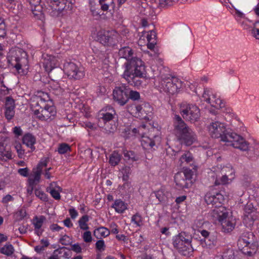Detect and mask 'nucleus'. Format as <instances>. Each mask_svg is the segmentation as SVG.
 <instances>
[{
    "mask_svg": "<svg viewBox=\"0 0 259 259\" xmlns=\"http://www.w3.org/2000/svg\"><path fill=\"white\" fill-rule=\"evenodd\" d=\"M110 231L107 228L102 227L95 230L94 236L98 239L102 237H106L110 234Z\"/></svg>",
    "mask_w": 259,
    "mask_h": 259,
    "instance_id": "30",
    "label": "nucleus"
},
{
    "mask_svg": "<svg viewBox=\"0 0 259 259\" xmlns=\"http://www.w3.org/2000/svg\"><path fill=\"white\" fill-rule=\"evenodd\" d=\"M13 132L17 137L20 136L22 134V131L20 127H14Z\"/></svg>",
    "mask_w": 259,
    "mask_h": 259,
    "instance_id": "64",
    "label": "nucleus"
},
{
    "mask_svg": "<svg viewBox=\"0 0 259 259\" xmlns=\"http://www.w3.org/2000/svg\"><path fill=\"white\" fill-rule=\"evenodd\" d=\"M11 152L6 148L4 142H0V159L7 161L8 159H12Z\"/></svg>",
    "mask_w": 259,
    "mask_h": 259,
    "instance_id": "24",
    "label": "nucleus"
},
{
    "mask_svg": "<svg viewBox=\"0 0 259 259\" xmlns=\"http://www.w3.org/2000/svg\"><path fill=\"white\" fill-rule=\"evenodd\" d=\"M210 216L215 223L218 221L221 224L223 232L229 233L234 229L236 225L235 219L228 217V212L225 207L212 209Z\"/></svg>",
    "mask_w": 259,
    "mask_h": 259,
    "instance_id": "5",
    "label": "nucleus"
},
{
    "mask_svg": "<svg viewBox=\"0 0 259 259\" xmlns=\"http://www.w3.org/2000/svg\"><path fill=\"white\" fill-rule=\"evenodd\" d=\"M119 55L126 60L123 65L124 71L122 78L130 85L139 87L146 77L145 63L138 57H133V51L128 47H124L119 50Z\"/></svg>",
    "mask_w": 259,
    "mask_h": 259,
    "instance_id": "1",
    "label": "nucleus"
},
{
    "mask_svg": "<svg viewBox=\"0 0 259 259\" xmlns=\"http://www.w3.org/2000/svg\"><path fill=\"white\" fill-rule=\"evenodd\" d=\"M46 99L41 98L40 96H35L31 98L30 106L34 113V110L37 109L40 107H44L46 104Z\"/></svg>",
    "mask_w": 259,
    "mask_h": 259,
    "instance_id": "23",
    "label": "nucleus"
},
{
    "mask_svg": "<svg viewBox=\"0 0 259 259\" xmlns=\"http://www.w3.org/2000/svg\"><path fill=\"white\" fill-rule=\"evenodd\" d=\"M89 221V217L87 215H83L78 221L79 227L81 229L87 230L89 227L87 222Z\"/></svg>",
    "mask_w": 259,
    "mask_h": 259,
    "instance_id": "36",
    "label": "nucleus"
},
{
    "mask_svg": "<svg viewBox=\"0 0 259 259\" xmlns=\"http://www.w3.org/2000/svg\"><path fill=\"white\" fill-rule=\"evenodd\" d=\"M160 142L161 138L158 135L154 136L153 138L143 136L141 141L143 148L148 150L152 148L154 149V146L157 147L160 144Z\"/></svg>",
    "mask_w": 259,
    "mask_h": 259,
    "instance_id": "19",
    "label": "nucleus"
},
{
    "mask_svg": "<svg viewBox=\"0 0 259 259\" xmlns=\"http://www.w3.org/2000/svg\"><path fill=\"white\" fill-rule=\"evenodd\" d=\"M146 125L145 124H142L138 126V134L139 137L144 136L145 132L146 131Z\"/></svg>",
    "mask_w": 259,
    "mask_h": 259,
    "instance_id": "55",
    "label": "nucleus"
},
{
    "mask_svg": "<svg viewBox=\"0 0 259 259\" xmlns=\"http://www.w3.org/2000/svg\"><path fill=\"white\" fill-rule=\"evenodd\" d=\"M63 67L65 73L70 78L80 79L85 75L84 69L72 62L66 61Z\"/></svg>",
    "mask_w": 259,
    "mask_h": 259,
    "instance_id": "10",
    "label": "nucleus"
},
{
    "mask_svg": "<svg viewBox=\"0 0 259 259\" xmlns=\"http://www.w3.org/2000/svg\"><path fill=\"white\" fill-rule=\"evenodd\" d=\"M23 143L27 147H30L32 150L35 149L34 144L35 143V138L32 134L28 133L25 134L23 137Z\"/></svg>",
    "mask_w": 259,
    "mask_h": 259,
    "instance_id": "25",
    "label": "nucleus"
},
{
    "mask_svg": "<svg viewBox=\"0 0 259 259\" xmlns=\"http://www.w3.org/2000/svg\"><path fill=\"white\" fill-rule=\"evenodd\" d=\"M14 250L13 245L8 243L1 248L0 252L1 253L7 256H11L14 253Z\"/></svg>",
    "mask_w": 259,
    "mask_h": 259,
    "instance_id": "33",
    "label": "nucleus"
},
{
    "mask_svg": "<svg viewBox=\"0 0 259 259\" xmlns=\"http://www.w3.org/2000/svg\"><path fill=\"white\" fill-rule=\"evenodd\" d=\"M183 82L178 77L170 74L160 75V87L163 91L174 95L182 87Z\"/></svg>",
    "mask_w": 259,
    "mask_h": 259,
    "instance_id": "7",
    "label": "nucleus"
},
{
    "mask_svg": "<svg viewBox=\"0 0 259 259\" xmlns=\"http://www.w3.org/2000/svg\"><path fill=\"white\" fill-rule=\"evenodd\" d=\"M207 128L209 135L212 138H220L221 141L226 142L227 145L242 151L248 150V143L240 135L227 129L226 124L219 121L217 118L211 120Z\"/></svg>",
    "mask_w": 259,
    "mask_h": 259,
    "instance_id": "2",
    "label": "nucleus"
},
{
    "mask_svg": "<svg viewBox=\"0 0 259 259\" xmlns=\"http://www.w3.org/2000/svg\"><path fill=\"white\" fill-rule=\"evenodd\" d=\"M68 211L69 212V214L70 215L71 218L72 219H75L77 217V216L78 215L77 211L74 208H70L68 210Z\"/></svg>",
    "mask_w": 259,
    "mask_h": 259,
    "instance_id": "63",
    "label": "nucleus"
},
{
    "mask_svg": "<svg viewBox=\"0 0 259 259\" xmlns=\"http://www.w3.org/2000/svg\"><path fill=\"white\" fill-rule=\"evenodd\" d=\"M234 170L232 167L226 166L223 167L221 170V176L217 175L215 177L214 175L212 176V177L215 178L214 185L218 186L228 184L229 180L231 181L234 179Z\"/></svg>",
    "mask_w": 259,
    "mask_h": 259,
    "instance_id": "15",
    "label": "nucleus"
},
{
    "mask_svg": "<svg viewBox=\"0 0 259 259\" xmlns=\"http://www.w3.org/2000/svg\"><path fill=\"white\" fill-rule=\"evenodd\" d=\"M232 7L235 11V16L237 18H242L244 17V14L237 9V7H239V2L237 1H234L233 3L231 4Z\"/></svg>",
    "mask_w": 259,
    "mask_h": 259,
    "instance_id": "39",
    "label": "nucleus"
},
{
    "mask_svg": "<svg viewBox=\"0 0 259 259\" xmlns=\"http://www.w3.org/2000/svg\"><path fill=\"white\" fill-rule=\"evenodd\" d=\"M158 1L161 7L170 6L172 5L171 0H158Z\"/></svg>",
    "mask_w": 259,
    "mask_h": 259,
    "instance_id": "57",
    "label": "nucleus"
},
{
    "mask_svg": "<svg viewBox=\"0 0 259 259\" xmlns=\"http://www.w3.org/2000/svg\"><path fill=\"white\" fill-rule=\"evenodd\" d=\"M128 96L129 97V99L133 101H137L140 99V93L137 91L131 90L130 88Z\"/></svg>",
    "mask_w": 259,
    "mask_h": 259,
    "instance_id": "44",
    "label": "nucleus"
},
{
    "mask_svg": "<svg viewBox=\"0 0 259 259\" xmlns=\"http://www.w3.org/2000/svg\"><path fill=\"white\" fill-rule=\"evenodd\" d=\"M173 133L182 143L190 146L197 140L195 133L184 121L182 117L175 114L172 118Z\"/></svg>",
    "mask_w": 259,
    "mask_h": 259,
    "instance_id": "3",
    "label": "nucleus"
},
{
    "mask_svg": "<svg viewBox=\"0 0 259 259\" xmlns=\"http://www.w3.org/2000/svg\"><path fill=\"white\" fill-rule=\"evenodd\" d=\"M193 172L189 169L177 172L175 176V182L180 189L188 188L191 186Z\"/></svg>",
    "mask_w": 259,
    "mask_h": 259,
    "instance_id": "11",
    "label": "nucleus"
},
{
    "mask_svg": "<svg viewBox=\"0 0 259 259\" xmlns=\"http://www.w3.org/2000/svg\"><path fill=\"white\" fill-rule=\"evenodd\" d=\"M132 222L134 223L137 226H141L142 225V218L141 215L137 213L132 217Z\"/></svg>",
    "mask_w": 259,
    "mask_h": 259,
    "instance_id": "42",
    "label": "nucleus"
},
{
    "mask_svg": "<svg viewBox=\"0 0 259 259\" xmlns=\"http://www.w3.org/2000/svg\"><path fill=\"white\" fill-rule=\"evenodd\" d=\"M118 33L113 30L100 31L98 33V41L104 46L114 45L117 40Z\"/></svg>",
    "mask_w": 259,
    "mask_h": 259,
    "instance_id": "14",
    "label": "nucleus"
},
{
    "mask_svg": "<svg viewBox=\"0 0 259 259\" xmlns=\"http://www.w3.org/2000/svg\"><path fill=\"white\" fill-rule=\"evenodd\" d=\"M99 3L101 10L103 11H107L110 6H114L113 0H99Z\"/></svg>",
    "mask_w": 259,
    "mask_h": 259,
    "instance_id": "35",
    "label": "nucleus"
},
{
    "mask_svg": "<svg viewBox=\"0 0 259 259\" xmlns=\"http://www.w3.org/2000/svg\"><path fill=\"white\" fill-rule=\"evenodd\" d=\"M111 112H107L104 110H101L98 114V119L99 122H103L105 124L111 121L115 114L114 111L111 108Z\"/></svg>",
    "mask_w": 259,
    "mask_h": 259,
    "instance_id": "21",
    "label": "nucleus"
},
{
    "mask_svg": "<svg viewBox=\"0 0 259 259\" xmlns=\"http://www.w3.org/2000/svg\"><path fill=\"white\" fill-rule=\"evenodd\" d=\"M46 218L43 215L39 217L36 216L33 219L32 224L34 227V231L38 236H40L43 232L44 230L41 228Z\"/></svg>",
    "mask_w": 259,
    "mask_h": 259,
    "instance_id": "22",
    "label": "nucleus"
},
{
    "mask_svg": "<svg viewBox=\"0 0 259 259\" xmlns=\"http://www.w3.org/2000/svg\"><path fill=\"white\" fill-rule=\"evenodd\" d=\"M180 113L184 119L191 123L197 121L200 117V109L197 106L192 104H182Z\"/></svg>",
    "mask_w": 259,
    "mask_h": 259,
    "instance_id": "9",
    "label": "nucleus"
},
{
    "mask_svg": "<svg viewBox=\"0 0 259 259\" xmlns=\"http://www.w3.org/2000/svg\"><path fill=\"white\" fill-rule=\"evenodd\" d=\"M31 11L34 17L41 21L45 19V15L42 12V7L40 4L31 6Z\"/></svg>",
    "mask_w": 259,
    "mask_h": 259,
    "instance_id": "27",
    "label": "nucleus"
},
{
    "mask_svg": "<svg viewBox=\"0 0 259 259\" xmlns=\"http://www.w3.org/2000/svg\"><path fill=\"white\" fill-rule=\"evenodd\" d=\"M122 153L125 160L134 162L139 160V156L132 151L124 149Z\"/></svg>",
    "mask_w": 259,
    "mask_h": 259,
    "instance_id": "32",
    "label": "nucleus"
},
{
    "mask_svg": "<svg viewBox=\"0 0 259 259\" xmlns=\"http://www.w3.org/2000/svg\"><path fill=\"white\" fill-rule=\"evenodd\" d=\"M41 174L40 170L33 169L32 173L29 177L28 183L36 185L40 181Z\"/></svg>",
    "mask_w": 259,
    "mask_h": 259,
    "instance_id": "26",
    "label": "nucleus"
},
{
    "mask_svg": "<svg viewBox=\"0 0 259 259\" xmlns=\"http://www.w3.org/2000/svg\"><path fill=\"white\" fill-rule=\"evenodd\" d=\"M6 25L4 20L0 17V38H4L6 35Z\"/></svg>",
    "mask_w": 259,
    "mask_h": 259,
    "instance_id": "46",
    "label": "nucleus"
},
{
    "mask_svg": "<svg viewBox=\"0 0 259 259\" xmlns=\"http://www.w3.org/2000/svg\"><path fill=\"white\" fill-rule=\"evenodd\" d=\"M202 99L216 109L221 108L224 106L223 101L219 98H217L216 95L209 89H206L204 90Z\"/></svg>",
    "mask_w": 259,
    "mask_h": 259,
    "instance_id": "17",
    "label": "nucleus"
},
{
    "mask_svg": "<svg viewBox=\"0 0 259 259\" xmlns=\"http://www.w3.org/2000/svg\"><path fill=\"white\" fill-rule=\"evenodd\" d=\"M96 247L99 250H104L105 247L104 241L103 240H99L96 243Z\"/></svg>",
    "mask_w": 259,
    "mask_h": 259,
    "instance_id": "61",
    "label": "nucleus"
},
{
    "mask_svg": "<svg viewBox=\"0 0 259 259\" xmlns=\"http://www.w3.org/2000/svg\"><path fill=\"white\" fill-rule=\"evenodd\" d=\"M112 207L119 213H123L127 209V204L120 199H116L112 205Z\"/></svg>",
    "mask_w": 259,
    "mask_h": 259,
    "instance_id": "28",
    "label": "nucleus"
},
{
    "mask_svg": "<svg viewBox=\"0 0 259 259\" xmlns=\"http://www.w3.org/2000/svg\"><path fill=\"white\" fill-rule=\"evenodd\" d=\"M191 238L185 232H181L172 238V244L175 248L183 255L187 256L193 252Z\"/></svg>",
    "mask_w": 259,
    "mask_h": 259,
    "instance_id": "6",
    "label": "nucleus"
},
{
    "mask_svg": "<svg viewBox=\"0 0 259 259\" xmlns=\"http://www.w3.org/2000/svg\"><path fill=\"white\" fill-rule=\"evenodd\" d=\"M121 159V156L116 151H114L109 156V163L112 166L118 164Z\"/></svg>",
    "mask_w": 259,
    "mask_h": 259,
    "instance_id": "31",
    "label": "nucleus"
},
{
    "mask_svg": "<svg viewBox=\"0 0 259 259\" xmlns=\"http://www.w3.org/2000/svg\"><path fill=\"white\" fill-rule=\"evenodd\" d=\"M200 233L202 235V236L204 237V241L205 242V243L207 244L209 246L215 245V240L213 239V240L212 241V243H208V241H210V237L209 236V232L205 230H203L200 231Z\"/></svg>",
    "mask_w": 259,
    "mask_h": 259,
    "instance_id": "37",
    "label": "nucleus"
},
{
    "mask_svg": "<svg viewBox=\"0 0 259 259\" xmlns=\"http://www.w3.org/2000/svg\"><path fill=\"white\" fill-rule=\"evenodd\" d=\"M156 33L155 31L151 30L150 31L147 35V39L148 41H152V40H156Z\"/></svg>",
    "mask_w": 259,
    "mask_h": 259,
    "instance_id": "56",
    "label": "nucleus"
},
{
    "mask_svg": "<svg viewBox=\"0 0 259 259\" xmlns=\"http://www.w3.org/2000/svg\"><path fill=\"white\" fill-rule=\"evenodd\" d=\"M15 108V102L12 98L7 97L6 100L5 108Z\"/></svg>",
    "mask_w": 259,
    "mask_h": 259,
    "instance_id": "50",
    "label": "nucleus"
},
{
    "mask_svg": "<svg viewBox=\"0 0 259 259\" xmlns=\"http://www.w3.org/2000/svg\"><path fill=\"white\" fill-rule=\"evenodd\" d=\"M26 215V212L24 209H20L16 213L17 217L19 220L23 219Z\"/></svg>",
    "mask_w": 259,
    "mask_h": 259,
    "instance_id": "59",
    "label": "nucleus"
},
{
    "mask_svg": "<svg viewBox=\"0 0 259 259\" xmlns=\"http://www.w3.org/2000/svg\"><path fill=\"white\" fill-rule=\"evenodd\" d=\"M62 190V188L59 186L57 183L55 182H53L50 183L49 186L47 188V191H50L51 190Z\"/></svg>",
    "mask_w": 259,
    "mask_h": 259,
    "instance_id": "58",
    "label": "nucleus"
},
{
    "mask_svg": "<svg viewBox=\"0 0 259 259\" xmlns=\"http://www.w3.org/2000/svg\"><path fill=\"white\" fill-rule=\"evenodd\" d=\"M213 199L214 202H213L212 204L213 206H214V208L213 209H216L220 207H223L222 205V203L224 201V197L221 194L217 193L214 195Z\"/></svg>",
    "mask_w": 259,
    "mask_h": 259,
    "instance_id": "34",
    "label": "nucleus"
},
{
    "mask_svg": "<svg viewBox=\"0 0 259 259\" xmlns=\"http://www.w3.org/2000/svg\"><path fill=\"white\" fill-rule=\"evenodd\" d=\"M41 63L45 70L49 73L57 66V60L55 57L48 54L42 55Z\"/></svg>",
    "mask_w": 259,
    "mask_h": 259,
    "instance_id": "20",
    "label": "nucleus"
},
{
    "mask_svg": "<svg viewBox=\"0 0 259 259\" xmlns=\"http://www.w3.org/2000/svg\"><path fill=\"white\" fill-rule=\"evenodd\" d=\"M251 34L256 39H259V21H256L253 24Z\"/></svg>",
    "mask_w": 259,
    "mask_h": 259,
    "instance_id": "43",
    "label": "nucleus"
},
{
    "mask_svg": "<svg viewBox=\"0 0 259 259\" xmlns=\"http://www.w3.org/2000/svg\"><path fill=\"white\" fill-rule=\"evenodd\" d=\"M214 195L211 193H207L205 196V201L207 204H211L212 205L213 202H214Z\"/></svg>",
    "mask_w": 259,
    "mask_h": 259,
    "instance_id": "53",
    "label": "nucleus"
},
{
    "mask_svg": "<svg viewBox=\"0 0 259 259\" xmlns=\"http://www.w3.org/2000/svg\"><path fill=\"white\" fill-rule=\"evenodd\" d=\"M123 174L122 179L124 181H127L129 179V176L132 172L131 168L129 166H125L121 170Z\"/></svg>",
    "mask_w": 259,
    "mask_h": 259,
    "instance_id": "41",
    "label": "nucleus"
},
{
    "mask_svg": "<svg viewBox=\"0 0 259 259\" xmlns=\"http://www.w3.org/2000/svg\"><path fill=\"white\" fill-rule=\"evenodd\" d=\"M223 259H234V253L232 250H228L222 255Z\"/></svg>",
    "mask_w": 259,
    "mask_h": 259,
    "instance_id": "54",
    "label": "nucleus"
},
{
    "mask_svg": "<svg viewBox=\"0 0 259 259\" xmlns=\"http://www.w3.org/2000/svg\"><path fill=\"white\" fill-rule=\"evenodd\" d=\"M14 109L10 107L5 108V115L8 120H10L14 117L15 114Z\"/></svg>",
    "mask_w": 259,
    "mask_h": 259,
    "instance_id": "47",
    "label": "nucleus"
},
{
    "mask_svg": "<svg viewBox=\"0 0 259 259\" xmlns=\"http://www.w3.org/2000/svg\"><path fill=\"white\" fill-rule=\"evenodd\" d=\"M130 88L125 84L122 83L115 88L113 91V98L119 105L123 106L129 100Z\"/></svg>",
    "mask_w": 259,
    "mask_h": 259,
    "instance_id": "12",
    "label": "nucleus"
},
{
    "mask_svg": "<svg viewBox=\"0 0 259 259\" xmlns=\"http://www.w3.org/2000/svg\"><path fill=\"white\" fill-rule=\"evenodd\" d=\"M47 3L49 14L54 17H59L66 7L64 0H47Z\"/></svg>",
    "mask_w": 259,
    "mask_h": 259,
    "instance_id": "16",
    "label": "nucleus"
},
{
    "mask_svg": "<svg viewBox=\"0 0 259 259\" xmlns=\"http://www.w3.org/2000/svg\"><path fill=\"white\" fill-rule=\"evenodd\" d=\"M35 196L41 201L47 202L48 201V195L39 189H36L34 191Z\"/></svg>",
    "mask_w": 259,
    "mask_h": 259,
    "instance_id": "38",
    "label": "nucleus"
},
{
    "mask_svg": "<svg viewBox=\"0 0 259 259\" xmlns=\"http://www.w3.org/2000/svg\"><path fill=\"white\" fill-rule=\"evenodd\" d=\"M129 110L135 116L146 118L147 115L151 112V107L149 104L143 103L141 105H132L129 108Z\"/></svg>",
    "mask_w": 259,
    "mask_h": 259,
    "instance_id": "18",
    "label": "nucleus"
},
{
    "mask_svg": "<svg viewBox=\"0 0 259 259\" xmlns=\"http://www.w3.org/2000/svg\"><path fill=\"white\" fill-rule=\"evenodd\" d=\"M19 174L23 177L28 176L29 169L27 167L19 168L18 170Z\"/></svg>",
    "mask_w": 259,
    "mask_h": 259,
    "instance_id": "60",
    "label": "nucleus"
},
{
    "mask_svg": "<svg viewBox=\"0 0 259 259\" xmlns=\"http://www.w3.org/2000/svg\"><path fill=\"white\" fill-rule=\"evenodd\" d=\"M62 191V190H51L50 191H47L48 192H49L52 197H53L56 200H59L60 199L61 196L60 195V192Z\"/></svg>",
    "mask_w": 259,
    "mask_h": 259,
    "instance_id": "49",
    "label": "nucleus"
},
{
    "mask_svg": "<svg viewBox=\"0 0 259 259\" xmlns=\"http://www.w3.org/2000/svg\"><path fill=\"white\" fill-rule=\"evenodd\" d=\"M155 194L159 202H163L165 200L166 196L163 189H160L155 192Z\"/></svg>",
    "mask_w": 259,
    "mask_h": 259,
    "instance_id": "45",
    "label": "nucleus"
},
{
    "mask_svg": "<svg viewBox=\"0 0 259 259\" xmlns=\"http://www.w3.org/2000/svg\"><path fill=\"white\" fill-rule=\"evenodd\" d=\"M71 249L77 253L81 252V248L78 243L72 245Z\"/></svg>",
    "mask_w": 259,
    "mask_h": 259,
    "instance_id": "62",
    "label": "nucleus"
},
{
    "mask_svg": "<svg viewBox=\"0 0 259 259\" xmlns=\"http://www.w3.org/2000/svg\"><path fill=\"white\" fill-rule=\"evenodd\" d=\"M71 239L68 235H63L60 239V242L62 245H68L71 244Z\"/></svg>",
    "mask_w": 259,
    "mask_h": 259,
    "instance_id": "48",
    "label": "nucleus"
},
{
    "mask_svg": "<svg viewBox=\"0 0 259 259\" xmlns=\"http://www.w3.org/2000/svg\"><path fill=\"white\" fill-rule=\"evenodd\" d=\"M180 165L184 166V164H191L193 162V157L192 154L189 151H186L183 153L180 158Z\"/></svg>",
    "mask_w": 259,
    "mask_h": 259,
    "instance_id": "29",
    "label": "nucleus"
},
{
    "mask_svg": "<svg viewBox=\"0 0 259 259\" xmlns=\"http://www.w3.org/2000/svg\"><path fill=\"white\" fill-rule=\"evenodd\" d=\"M82 238L83 241L85 242L89 243L92 241V237L91 235V232L89 231H85L84 232L82 235Z\"/></svg>",
    "mask_w": 259,
    "mask_h": 259,
    "instance_id": "52",
    "label": "nucleus"
},
{
    "mask_svg": "<svg viewBox=\"0 0 259 259\" xmlns=\"http://www.w3.org/2000/svg\"><path fill=\"white\" fill-rule=\"evenodd\" d=\"M8 61L14 67L18 72L23 75L25 73L23 67L27 66V55L25 51L19 48L11 49L7 56Z\"/></svg>",
    "mask_w": 259,
    "mask_h": 259,
    "instance_id": "4",
    "label": "nucleus"
},
{
    "mask_svg": "<svg viewBox=\"0 0 259 259\" xmlns=\"http://www.w3.org/2000/svg\"><path fill=\"white\" fill-rule=\"evenodd\" d=\"M71 150L70 146L66 143L60 144L58 148V152L60 154H64Z\"/></svg>",
    "mask_w": 259,
    "mask_h": 259,
    "instance_id": "40",
    "label": "nucleus"
},
{
    "mask_svg": "<svg viewBox=\"0 0 259 259\" xmlns=\"http://www.w3.org/2000/svg\"><path fill=\"white\" fill-rule=\"evenodd\" d=\"M56 114L55 107L53 105H49L46 103L44 107H40L34 110V115L41 120H51L54 118Z\"/></svg>",
    "mask_w": 259,
    "mask_h": 259,
    "instance_id": "13",
    "label": "nucleus"
},
{
    "mask_svg": "<svg viewBox=\"0 0 259 259\" xmlns=\"http://www.w3.org/2000/svg\"><path fill=\"white\" fill-rule=\"evenodd\" d=\"M48 160L47 159H41L37 164L36 169L40 170V172H42V168L47 166Z\"/></svg>",
    "mask_w": 259,
    "mask_h": 259,
    "instance_id": "51",
    "label": "nucleus"
},
{
    "mask_svg": "<svg viewBox=\"0 0 259 259\" xmlns=\"http://www.w3.org/2000/svg\"><path fill=\"white\" fill-rule=\"evenodd\" d=\"M254 235L250 232L243 233L237 242L240 250L244 254L251 256L255 252L256 245L254 243Z\"/></svg>",
    "mask_w": 259,
    "mask_h": 259,
    "instance_id": "8",
    "label": "nucleus"
}]
</instances>
